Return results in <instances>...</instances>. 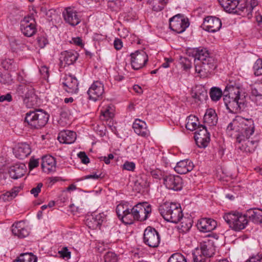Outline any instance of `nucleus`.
<instances>
[{"label": "nucleus", "instance_id": "473e14b6", "mask_svg": "<svg viewBox=\"0 0 262 262\" xmlns=\"http://www.w3.org/2000/svg\"><path fill=\"white\" fill-rule=\"evenodd\" d=\"M224 10L228 13L237 12L236 9L238 5V0H218Z\"/></svg>", "mask_w": 262, "mask_h": 262}, {"label": "nucleus", "instance_id": "680f3d73", "mask_svg": "<svg viewBox=\"0 0 262 262\" xmlns=\"http://www.w3.org/2000/svg\"><path fill=\"white\" fill-rule=\"evenodd\" d=\"M71 43H73L77 46H78L80 47H82L84 45L82 43V40L81 38L79 37H73L72 39Z\"/></svg>", "mask_w": 262, "mask_h": 262}, {"label": "nucleus", "instance_id": "58836bf2", "mask_svg": "<svg viewBox=\"0 0 262 262\" xmlns=\"http://www.w3.org/2000/svg\"><path fill=\"white\" fill-rule=\"evenodd\" d=\"M18 192V188H13L10 191H7L0 195V200L4 202L10 201L17 195Z\"/></svg>", "mask_w": 262, "mask_h": 262}, {"label": "nucleus", "instance_id": "0eeeda50", "mask_svg": "<svg viewBox=\"0 0 262 262\" xmlns=\"http://www.w3.org/2000/svg\"><path fill=\"white\" fill-rule=\"evenodd\" d=\"M151 212V206L146 202L139 203L131 209L132 224L135 220L144 221Z\"/></svg>", "mask_w": 262, "mask_h": 262}, {"label": "nucleus", "instance_id": "ea45409f", "mask_svg": "<svg viewBox=\"0 0 262 262\" xmlns=\"http://www.w3.org/2000/svg\"><path fill=\"white\" fill-rule=\"evenodd\" d=\"M167 0H148V3L155 11H160L165 7Z\"/></svg>", "mask_w": 262, "mask_h": 262}, {"label": "nucleus", "instance_id": "c756f323", "mask_svg": "<svg viewBox=\"0 0 262 262\" xmlns=\"http://www.w3.org/2000/svg\"><path fill=\"white\" fill-rule=\"evenodd\" d=\"M133 128L137 135L143 137L147 138L150 135L146 123L140 119L135 120L133 124Z\"/></svg>", "mask_w": 262, "mask_h": 262}, {"label": "nucleus", "instance_id": "9d476101", "mask_svg": "<svg viewBox=\"0 0 262 262\" xmlns=\"http://www.w3.org/2000/svg\"><path fill=\"white\" fill-rule=\"evenodd\" d=\"M201 254L193 255V262H210V258L214 254L215 248L211 243H203L200 245Z\"/></svg>", "mask_w": 262, "mask_h": 262}, {"label": "nucleus", "instance_id": "f8f14e48", "mask_svg": "<svg viewBox=\"0 0 262 262\" xmlns=\"http://www.w3.org/2000/svg\"><path fill=\"white\" fill-rule=\"evenodd\" d=\"M20 29L25 36H33L37 32L35 19L32 16L25 17L20 22Z\"/></svg>", "mask_w": 262, "mask_h": 262}, {"label": "nucleus", "instance_id": "4468645a", "mask_svg": "<svg viewBox=\"0 0 262 262\" xmlns=\"http://www.w3.org/2000/svg\"><path fill=\"white\" fill-rule=\"evenodd\" d=\"M196 144L200 148H205L210 142V134L206 127L201 125L194 136Z\"/></svg>", "mask_w": 262, "mask_h": 262}, {"label": "nucleus", "instance_id": "6e6d98bb", "mask_svg": "<svg viewBox=\"0 0 262 262\" xmlns=\"http://www.w3.org/2000/svg\"><path fill=\"white\" fill-rule=\"evenodd\" d=\"M78 157L81 160L82 163L86 164L90 162V159L85 152L84 151H80L78 154Z\"/></svg>", "mask_w": 262, "mask_h": 262}, {"label": "nucleus", "instance_id": "49530a36", "mask_svg": "<svg viewBox=\"0 0 262 262\" xmlns=\"http://www.w3.org/2000/svg\"><path fill=\"white\" fill-rule=\"evenodd\" d=\"M167 262H186V259L181 253H176L170 256Z\"/></svg>", "mask_w": 262, "mask_h": 262}, {"label": "nucleus", "instance_id": "7ed1b4c3", "mask_svg": "<svg viewBox=\"0 0 262 262\" xmlns=\"http://www.w3.org/2000/svg\"><path fill=\"white\" fill-rule=\"evenodd\" d=\"M49 115L41 109L30 111L26 114L25 121L32 129H39L48 122Z\"/></svg>", "mask_w": 262, "mask_h": 262}, {"label": "nucleus", "instance_id": "79ce46f5", "mask_svg": "<svg viewBox=\"0 0 262 262\" xmlns=\"http://www.w3.org/2000/svg\"><path fill=\"white\" fill-rule=\"evenodd\" d=\"M15 64L12 59H6L1 62L2 67L6 70L14 71L16 68Z\"/></svg>", "mask_w": 262, "mask_h": 262}, {"label": "nucleus", "instance_id": "69168bd1", "mask_svg": "<svg viewBox=\"0 0 262 262\" xmlns=\"http://www.w3.org/2000/svg\"><path fill=\"white\" fill-rule=\"evenodd\" d=\"M114 47L117 50H120L122 47V42L119 39H116L114 42Z\"/></svg>", "mask_w": 262, "mask_h": 262}, {"label": "nucleus", "instance_id": "de8ad7c7", "mask_svg": "<svg viewBox=\"0 0 262 262\" xmlns=\"http://www.w3.org/2000/svg\"><path fill=\"white\" fill-rule=\"evenodd\" d=\"M0 83L5 85L11 84L12 83V79L10 74L8 73H1Z\"/></svg>", "mask_w": 262, "mask_h": 262}, {"label": "nucleus", "instance_id": "37998d69", "mask_svg": "<svg viewBox=\"0 0 262 262\" xmlns=\"http://www.w3.org/2000/svg\"><path fill=\"white\" fill-rule=\"evenodd\" d=\"M182 221L181 223V229L183 232H186L188 231L192 225V221L190 218H184L181 219Z\"/></svg>", "mask_w": 262, "mask_h": 262}, {"label": "nucleus", "instance_id": "774afa93", "mask_svg": "<svg viewBox=\"0 0 262 262\" xmlns=\"http://www.w3.org/2000/svg\"><path fill=\"white\" fill-rule=\"evenodd\" d=\"M38 165V161L37 160H31L29 164V166L30 169H32Z\"/></svg>", "mask_w": 262, "mask_h": 262}, {"label": "nucleus", "instance_id": "dca6fc26", "mask_svg": "<svg viewBox=\"0 0 262 262\" xmlns=\"http://www.w3.org/2000/svg\"><path fill=\"white\" fill-rule=\"evenodd\" d=\"M242 95H246L238 87L229 85L226 86L223 96V100L225 104L227 102L234 101L239 100Z\"/></svg>", "mask_w": 262, "mask_h": 262}, {"label": "nucleus", "instance_id": "603ef678", "mask_svg": "<svg viewBox=\"0 0 262 262\" xmlns=\"http://www.w3.org/2000/svg\"><path fill=\"white\" fill-rule=\"evenodd\" d=\"M150 173L154 178L159 180L163 179L164 181V177L165 175L163 174L160 170L158 169L153 170L151 171Z\"/></svg>", "mask_w": 262, "mask_h": 262}, {"label": "nucleus", "instance_id": "20e7f679", "mask_svg": "<svg viewBox=\"0 0 262 262\" xmlns=\"http://www.w3.org/2000/svg\"><path fill=\"white\" fill-rule=\"evenodd\" d=\"M223 218L229 227L235 231L246 228L248 223L246 214L238 211H231L224 214Z\"/></svg>", "mask_w": 262, "mask_h": 262}, {"label": "nucleus", "instance_id": "5701e85b", "mask_svg": "<svg viewBox=\"0 0 262 262\" xmlns=\"http://www.w3.org/2000/svg\"><path fill=\"white\" fill-rule=\"evenodd\" d=\"M217 226L216 222L210 218H202L197 223L198 229L202 232H209L214 230Z\"/></svg>", "mask_w": 262, "mask_h": 262}, {"label": "nucleus", "instance_id": "bf43d9fd", "mask_svg": "<svg viewBox=\"0 0 262 262\" xmlns=\"http://www.w3.org/2000/svg\"><path fill=\"white\" fill-rule=\"evenodd\" d=\"M245 262H262V256L261 255L257 254L252 256Z\"/></svg>", "mask_w": 262, "mask_h": 262}, {"label": "nucleus", "instance_id": "6e6552de", "mask_svg": "<svg viewBox=\"0 0 262 262\" xmlns=\"http://www.w3.org/2000/svg\"><path fill=\"white\" fill-rule=\"evenodd\" d=\"M254 133L251 134H247V135H238L236 137V141L238 143V148L242 151L246 152H253L258 145V141L253 139H250V137Z\"/></svg>", "mask_w": 262, "mask_h": 262}, {"label": "nucleus", "instance_id": "412c9836", "mask_svg": "<svg viewBox=\"0 0 262 262\" xmlns=\"http://www.w3.org/2000/svg\"><path fill=\"white\" fill-rule=\"evenodd\" d=\"M202 27L204 30L208 32L214 33L221 28L222 22L217 17L208 16L204 18Z\"/></svg>", "mask_w": 262, "mask_h": 262}, {"label": "nucleus", "instance_id": "8fccbe9b", "mask_svg": "<svg viewBox=\"0 0 262 262\" xmlns=\"http://www.w3.org/2000/svg\"><path fill=\"white\" fill-rule=\"evenodd\" d=\"M179 62L184 70H189L192 67L190 60L187 57L181 56Z\"/></svg>", "mask_w": 262, "mask_h": 262}, {"label": "nucleus", "instance_id": "a211bd4d", "mask_svg": "<svg viewBox=\"0 0 262 262\" xmlns=\"http://www.w3.org/2000/svg\"><path fill=\"white\" fill-rule=\"evenodd\" d=\"M131 209L126 202L121 203L117 206L116 211L120 220L125 224H132Z\"/></svg>", "mask_w": 262, "mask_h": 262}, {"label": "nucleus", "instance_id": "5fc2aeb1", "mask_svg": "<svg viewBox=\"0 0 262 262\" xmlns=\"http://www.w3.org/2000/svg\"><path fill=\"white\" fill-rule=\"evenodd\" d=\"M122 168L128 171H134L135 164L133 162L126 161L122 165Z\"/></svg>", "mask_w": 262, "mask_h": 262}, {"label": "nucleus", "instance_id": "4d7b16f0", "mask_svg": "<svg viewBox=\"0 0 262 262\" xmlns=\"http://www.w3.org/2000/svg\"><path fill=\"white\" fill-rule=\"evenodd\" d=\"M43 186L42 183H39L37 184L36 187L33 188L31 190L30 192L32 194H33L35 197L38 196V193L41 191V188Z\"/></svg>", "mask_w": 262, "mask_h": 262}, {"label": "nucleus", "instance_id": "f03ea898", "mask_svg": "<svg viewBox=\"0 0 262 262\" xmlns=\"http://www.w3.org/2000/svg\"><path fill=\"white\" fill-rule=\"evenodd\" d=\"M159 212L163 219L169 222L178 223L183 217V213L180 204L166 202L159 207Z\"/></svg>", "mask_w": 262, "mask_h": 262}, {"label": "nucleus", "instance_id": "bb28decb", "mask_svg": "<svg viewBox=\"0 0 262 262\" xmlns=\"http://www.w3.org/2000/svg\"><path fill=\"white\" fill-rule=\"evenodd\" d=\"M26 171L27 167L25 164L16 163L10 167L9 173L11 178L16 180L24 176Z\"/></svg>", "mask_w": 262, "mask_h": 262}, {"label": "nucleus", "instance_id": "aec40b11", "mask_svg": "<svg viewBox=\"0 0 262 262\" xmlns=\"http://www.w3.org/2000/svg\"><path fill=\"white\" fill-rule=\"evenodd\" d=\"M163 183L168 189L175 191L181 190L183 187L182 179L177 175H165Z\"/></svg>", "mask_w": 262, "mask_h": 262}, {"label": "nucleus", "instance_id": "a878e982", "mask_svg": "<svg viewBox=\"0 0 262 262\" xmlns=\"http://www.w3.org/2000/svg\"><path fill=\"white\" fill-rule=\"evenodd\" d=\"M12 232L14 235L20 238L27 237L29 234V231L26 227L24 221H19L13 224Z\"/></svg>", "mask_w": 262, "mask_h": 262}, {"label": "nucleus", "instance_id": "e433bc0d", "mask_svg": "<svg viewBox=\"0 0 262 262\" xmlns=\"http://www.w3.org/2000/svg\"><path fill=\"white\" fill-rule=\"evenodd\" d=\"M193 97L196 101L203 102L208 98L207 90L204 86H199L197 87Z\"/></svg>", "mask_w": 262, "mask_h": 262}, {"label": "nucleus", "instance_id": "c03bdc74", "mask_svg": "<svg viewBox=\"0 0 262 262\" xmlns=\"http://www.w3.org/2000/svg\"><path fill=\"white\" fill-rule=\"evenodd\" d=\"M101 115L104 117V119L108 120L113 117V108L111 106H107L101 110Z\"/></svg>", "mask_w": 262, "mask_h": 262}, {"label": "nucleus", "instance_id": "a18cd8bd", "mask_svg": "<svg viewBox=\"0 0 262 262\" xmlns=\"http://www.w3.org/2000/svg\"><path fill=\"white\" fill-rule=\"evenodd\" d=\"M252 96L255 97L256 100L262 99V85H257L251 89Z\"/></svg>", "mask_w": 262, "mask_h": 262}, {"label": "nucleus", "instance_id": "864d4df0", "mask_svg": "<svg viewBox=\"0 0 262 262\" xmlns=\"http://www.w3.org/2000/svg\"><path fill=\"white\" fill-rule=\"evenodd\" d=\"M37 41L40 48H43L48 43V39L43 36H38L37 38Z\"/></svg>", "mask_w": 262, "mask_h": 262}, {"label": "nucleus", "instance_id": "72a5a7b5", "mask_svg": "<svg viewBox=\"0 0 262 262\" xmlns=\"http://www.w3.org/2000/svg\"><path fill=\"white\" fill-rule=\"evenodd\" d=\"M247 217L255 224H262V210L257 208L250 209L247 211Z\"/></svg>", "mask_w": 262, "mask_h": 262}, {"label": "nucleus", "instance_id": "2f4dec72", "mask_svg": "<svg viewBox=\"0 0 262 262\" xmlns=\"http://www.w3.org/2000/svg\"><path fill=\"white\" fill-rule=\"evenodd\" d=\"M76 139L75 132L71 130H63L58 135V139L60 143L64 144L73 143Z\"/></svg>", "mask_w": 262, "mask_h": 262}, {"label": "nucleus", "instance_id": "2eb2a0df", "mask_svg": "<svg viewBox=\"0 0 262 262\" xmlns=\"http://www.w3.org/2000/svg\"><path fill=\"white\" fill-rule=\"evenodd\" d=\"M61 83L63 89L68 93L73 94L78 93L79 83L75 76L71 74L65 75Z\"/></svg>", "mask_w": 262, "mask_h": 262}, {"label": "nucleus", "instance_id": "ddd939ff", "mask_svg": "<svg viewBox=\"0 0 262 262\" xmlns=\"http://www.w3.org/2000/svg\"><path fill=\"white\" fill-rule=\"evenodd\" d=\"M130 64L135 70L142 68L148 61V56L144 51H136L130 54Z\"/></svg>", "mask_w": 262, "mask_h": 262}, {"label": "nucleus", "instance_id": "39448f33", "mask_svg": "<svg viewBox=\"0 0 262 262\" xmlns=\"http://www.w3.org/2000/svg\"><path fill=\"white\" fill-rule=\"evenodd\" d=\"M235 130L238 133V135H248L254 132V124L253 121L250 119L239 118V120H233L227 127V132L229 134L230 132Z\"/></svg>", "mask_w": 262, "mask_h": 262}, {"label": "nucleus", "instance_id": "052dcab7", "mask_svg": "<svg viewBox=\"0 0 262 262\" xmlns=\"http://www.w3.org/2000/svg\"><path fill=\"white\" fill-rule=\"evenodd\" d=\"M104 177V174L102 173H100L99 174H89L84 176L82 180L89 179H98L99 178H103Z\"/></svg>", "mask_w": 262, "mask_h": 262}, {"label": "nucleus", "instance_id": "9b49d317", "mask_svg": "<svg viewBox=\"0 0 262 262\" xmlns=\"http://www.w3.org/2000/svg\"><path fill=\"white\" fill-rule=\"evenodd\" d=\"M143 242L150 247H157L160 242L159 232L154 228L147 227L144 232Z\"/></svg>", "mask_w": 262, "mask_h": 262}, {"label": "nucleus", "instance_id": "4c0bfd02", "mask_svg": "<svg viewBox=\"0 0 262 262\" xmlns=\"http://www.w3.org/2000/svg\"><path fill=\"white\" fill-rule=\"evenodd\" d=\"M37 257L32 253L21 254L14 262H37Z\"/></svg>", "mask_w": 262, "mask_h": 262}, {"label": "nucleus", "instance_id": "e2e57ef3", "mask_svg": "<svg viewBox=\"0 0 262 262\" xmlns=\"http://www.w3.org/2000/svg\"><path fill=\"white\" fill-rule=\"evenodd\" d=\"M114 157V155L112 154H110L107 157H101L100 159L101 161H104L105 164H108L110 163V160L113 159Z\"/></svg>", "mask_w": 262, "mask_h": 262}, {"label": "nucleus", "instance_id": "423d86ee", "mask_svg": "<svg viewBox=\"0 0 262 262\" xmlns=\"http://www.w3.org/2000/svg\"><path fill=\"white\" fill-rule=\"evenodd\" d=\"M16 93L21 96L27 107H31L36 103L37 96L31 85L21 84L16 89Z\"/></svg>", "mask_w": 262, "mask_h": 262}, {"label": "nucleus", "instance_id": "c85d7f7f", "mask_svg": "<svg viewBox=\"0 0 262 262\" xmlns=\"http://www.w3.org/2000/svg\"><path fill=\"white\" fill-rule=\"evenodd\" d=\"M193 167V163L190 160L186 159L178 162L174 169L178 173L183 174L191 171Z\"/></svg>", "mask_w": 262, "mask_h": 262}, {"label": "nucleus", "instance_id": "b1692460", "mask_svg": "<svg viewBox=\"0 0 262 262\" xmlns=\"http://www.w3.org/2000/svg\"><path fill=\"white\" fill-rule=\"evenodd\" d=\"M78 56V53L74 50L63 51L60 54V63L64 67L73 64L77 60Z\"/></svg>", "mask_w": 262, "mask_h": 262}, {"label": "nucleus", "instance_id": "7c9ffc66", "mask_svg": "<svg viewBox=\"0 0 262 262\" xmlns=\"http://www.w3.org/2000/svg\"><path fill=\"white\" fill-rule=\"evenodd\" d=\"M41 167L45 172H50L55 171L56 161L51 156L47 155L42 159Z\"/></svg>", "mask_w": 262, "mask_h": 262}, {"label": "nucleus", "instance_id": "09e8293b", "mask_svg": "<svg viewBox=\"0 0 262 262\" xmlns=\"http://www.w3.org/2000/svg\"><path fill=\"white\" fill-rule=\"evenodd\" d=\"M103 258L105 262H117L118 260L117 255L112 251L107 252Z\"/></svg>", "mask_w": 262, "mask_h": 262}, {"label": "nucleus", "instance_id": "a19ab883", "mask_svg": "<svg viewBox=\"0 0 262 262\" xmlns=\"http://www.w3.org/2000/svg\"><path fill=\"white\" fill-rule=\"evenodd\" d=\"M223 95L222 90L218 88H212L210 91V97L213 101H217L220 99Z\"/></svg>", "mask_w": 262, "mask_h": 262}, {"label": "nucleus", "instance_id": "f704fd0d", "mask_svg": "<svg viewBox=\"0 0 262 262\" xmlns=\"http://www.w3.org/2000/svg\"><path fill=\"white\" fill-rule=\"evenodd\" d=\"M204 122L210 126L215 125L217 122V116L213 109L210 108L206 111L204 116Z\"/></svg>", "mask_w": 262, "mask_h": 262}, {"label": "nucleus", "instance_id": "13d9d810", "mask_svg": "<svg viewBox=\"0 0 262 262\" xmlns=\"http://www.w3.org/2000/svg\"><path fill=\"white\" fill-rule=\"evenodd\" d=\"M60 255L64 258L69 259L71 257V252L69 251L67 247H63L61 250L59 252Z\"/></svg>", "mask_w": 262, "mask_h": 262}, {"label": "nucleus", "instance_id": "3c124183", "mask_svg": "<svg viewBox=\"0 0 262 262\" xmlns=\"http://www.w3.org/2000/svg\"><path fill=\"white\" fill-rule=\"evenodd\" d=\"M253 68L255 76L261 75L262 74V59H258L256 60Z\"/></svg>", "mask_w": 262, "mask_h": 262}, {"label": "nucleus", "instance_id": "338daca9", "mask_svg": "<svg viewBox=\"0 0 262 262\" xmlns=\"http://www.w3.org/2000/svg\"><path fill=\"white\" fill-rule=\"evenodd\" d=\"M40 72L44 78L48 77L49 71L47 67H42L41 69L40 70Z\"/></svg>", "mask_w": 262, "mask_h": 262}, {"label": "nucleus", "instance_id": "0e129e2a", "mask_svg": "<svg viewBox=\"0 0 262 262\" xmlns=\"http://www.w3.org/2000/svg\"><path fill=\"white\" fill-rule=\"evenodd\" d=\"M12 96L9 93L0 96V102H4L5 101L10 102L12 101Z\"/></svg>", "mask_w": 262, "mask_h": 262}, {"label": "nucleus", "instance_id": "6ab92c4d", "mask_svg": "<svg viewBox=\"0 0 262 262\" xmlns=\"http://www.w3.org/2000/svg\"><path fill=\"white\" fill-rule=\"evenodd\" d=\"M64 20L72 26L78 25L81 21V16L74 8L68 7L62 12Z\"/></svg>", "mask_w": 262, "mask_h": 262}, {"label": "nucleus", "instance_id": "1a4fd4ad", "mask_svg": "<svg viewBox=\"0 0 262 262\" xmlns=\"http://www.w3.org/2000/svg\"><path fill=\"white\" fill-rule=\"evenodd\" d=\"M189 26L188 19L181 14H177L169 19V28L177 33H183Z\"/></svg>", "mask_w": 262, "mask_h": 262}, {"label": "nucleus", "instance_id": "c9c22d12", "mask_svg": "<svg viewBox=\"0 0 262 262\" xmlns=\"http://www.w3.org/2000/svg\"><path fill=\"white\" fill-rule=\"evenodd\" d=\"M186 121V128L188 130L193 131L200 127V125H199V119L195 116L190 115L187 118Z\"/></svg>", "mask_w": 262, "mask_h": 262}, {"label": "nucleus", "instance_id": "f257e3e1", "mask_svg": "<svg viewBox=\"0 0 262 262\" xmlns=\"http://www.w3.org/2000/svg\"><path fill=\"white\" fill-rule=\"evenodd\" d=\"M188 53L194 58L195 70L201 77H205L216 68V61L209 50L202 47L190 49Z\"/></svg>", "mask_w": 262, "mask_h": 262}, {"label": "nucleus", "instance_id": "f3484780", "mask_svg": "<svg viewBox=\"0 0 262 262\" xmlns=\"http://www.w3.org/2000/svg\"><path fill=\"white\" fill-rule=\"evenodd\" d=\"M227 109L231 113L238 114L243 111L247 106V95H242L239 100L227 102L225 104Z\"/></svg>", "mask_w": 262, "mask_h": 262}, {"label": "nucleus", "instance_id": "4be33fe9", "mask_svg": "<svg viewBox=\"0 0 262 262\" xmlns=\"http://www.w3.org/2000/svg\"><path fill=\"white\" fill-rule=\"evenodd\" d=\"M104 85L99 81H94L88 91L89 98L94 101L102 98L104 94Z\"/></svg>", "mask_w": 262, "mask_h": 262}, {"label": "nucleus", "instance_id": "393cba45", "mask_svg": "<svg viewBox=\"0 0 262 262\" xmlns=\"http://www.w3.org/2000/svg\"><path fill=\"white\" fill-rule=\"evenodd\" d=\"M105 220V215L103 213L94 214L87 217L85 220V224L89 228L96 229L100 226Z\"/></svg>", "mask_w": 262, "mask_h": 262}, {"label": "nucleus", "instance_id": "cd10ccee", "mask_svg": "<svg viewBox=\"0 0 262 262\" xmlns=\"http://www.w3.org/2000/svg\"><path fill=\"white\" fill-rule=\"evenodd\" d=\"M13 152L17 158L24 159L31 154V147L26 143H18L16 148L14 149Z\"/></svg>", "mask_w": 262, "mask_h": 262}]
</instances>
